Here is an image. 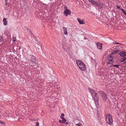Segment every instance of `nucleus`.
<instances>
[{"instance_id": "f257e3e1", "label": "nucleus", "mask_w": 126, "mask_h": 126, "mask_svg": "<svg viewBox=\"0 0 126 126\" xmlns=\"http://www.w3.org/2000/svg\"><path fill=\"white\" fill-rule=\"evenodd\" d=\"M88 90L91 94L93 98L95 103H98L99 100L98 96L97 93L92 88H89Z\"/></svg>"}, {"instance_id": "f03ea898", "label": "nucleus", "mask_w": 126, "mask_h": 126, "mask_svg": "<svg viewBox=\"0 0 126 126\" xmlns=\"http://www.w3.org/2000/svg\"><path fill=\"white\" fill-rule=\"evenodd\" d=\"M106 121L107 124L111 125L112 123V117L109 113H107L106 116Z\"/></svg>"}, {"instance_id": "7ed1b4c3", "label": "nucleus", "mask_w": 126, "mask_h": 126, "mask_svg": "<svg viewBox=\"0 0 126 126\" xmlns=\"http://www.w3.org/2000/svg\"><path fill=\"white\" fill-rule=\"evenodd\" d=\"M64 8L65 9L63 12V14L66 16H67L68 15H70L71 14V11L69 9H67L66 6H64Z\"/></svg>"}, {"instance_id": "20e7f679", "label": "nucleus", "mask_w": 126, "mask_h": 126, "mask_svg": "<svg viewBox=\"0 0 126 126\" xmlns=\"http://www.w3.org/2000/svg\"><path fill=\"white\" fill-rule=\"evenodd\" d=\"M112 59V56L111 55H110L108 56V61L107 62L108 64H111L113 62Z\"/></svg>"}, {"instance_id": "39448f33", "label": "nucleus", "mask_w": 126, "mask_h": 126, "mask_svg": "<svg viewBox=\"0 0 126 126\" xmlns=\"http://www.w3.org/2000/svg\"><path fill=\"white\" fill-rule=\"evenodd\" d=\"M81 67H79L80 70L82 71H84L86 69V66L84 63L80 66Z\"/></svg>"}, {"instance_id": "423d86ee", "label": "nucleus", "mask_w": 126, "mask_h": 126, "mask_svg": "<svg viewBox=\"0 0 126 126\" xmlns=\"http://www.w3.org/2000/svg\"><path fill=\"white\" fill-rule=\"evenodd\" d=\"M97 6L100 8H103L105 7V4L103 3H98L97 2V4H96V6Z\"/></svg>"}, {"instance_id": "0eeeda50", "label": "nucleus", "mask_w": 126, "mask_h": 126, "mask_svg": "<svg viewBox=\"0 0 126 126\" xmlns=\"http://www.w3.org/2000/svg\"><path fill=\"white\" fill-rule=\"evenodd\" d=\"M76 63L79 67V66L80 67H81L80 66L83 63L81 61L79 60H77L76 61Z\"/></svg>"}, {"instance_id": "6e6552de", "label": "nucleus", "mask_w": 126, "mask_h": 126, "mask_svg": "<svg viewBox=\"0 0 126 126\" xmlns=\"http://www.w3.org/2000/svg\"><path fill=\"white\" fill-rule=\"evenodd\" d=\"M89 2H91L94 5H96L97 2L94 0H87Z\"/></svg>"}, {"instance_id": "1a4fd4ad", "label": "nucleus", "mask_w": 126, "mask_h": 126, "mask_svg": "<svg viewBox=\"0 0 126 126\" xmlns=\"http://www.w3.org/2000/svg\"><path fill=\"white\" fill-rule=\"evenodd\" d=\"M36 60V57L33 56H32L31 59V62L34 63L35 62Z\"/></svg>"}, {"instance_id": "9d476101", "label": "nucleus", "mask_w": 126, "mask_h": 126, "mask_svg": "<svg viewBox=\"0 0 126 126\" xmlns=\"http://www.w3.org/2000/svg\"><path fill=\"white\" fill-rule=\"evenodd\" d=\"M102 96L104 101H106L107 99V97L106 96V94L105 93H104L102 95Z\"/></svg>"}, {"instance_id": "9b49d317", "label": "nucleus", "mask_w": 126, "mask_h": 126, "mask_svg": "<svg viewBox=\"0 0 126 126\" xmlns=\"http://www.w3.org/2000/svg\"><path fill=\"white\" fill-rule=\"evenodd\" d=\"M119 54L122 56L124 57L126 55V52L122 51Z\"/></svg>"}, {"instance_id": "f8f14e48", "label": "nucleus", "mask_w": 126, "mask_h": 126, "mask_svg": "<svg viewBox=\"0 0 126 126\" xmlns=\"http://www.w3.org/2000/svg\"><path fill=\"white\" fill-rule=\"evenodd\" d=\"M77 20L78 21L79 23V24H84V23H83V20L81 19L80 18H78Z\"/></svg>"}, {"instance_id": "ddd939ff", "label": "nucleus", "mask_w": 126, "mask_h": 126, "mask_svg": "<svg viewBox=\"0 0 126 126\" xmlns=\"http://www.w3.org/2000/svg\"><path fill=\"white\" fill-rule=\"evenodd\" d=\"M63 33L65 35L67 34V29L65 27H63Z\"/></svg>"}, {"instance_id": "4468645a", "label": "nucleus", "mask_w": 126, "mask_h": 126, "mask_svg": "<svg viewBox=\"0 0 126 126\" xmlns=\"http://www.w3.org/2000/svg\"><path fill=\"white\" fill-rule=\"evenodd\" d=\"M97 48L99 49H101L102 48V45L100 43H98L97 44Z\"/></svg>"}, {"instance_id": "2eb2a0df", "label": "nucleus", "mask_w": 126, "mask_h": 126, "mask_svg": "<svg viewBox=\"0 0 126 126\" xmlns=\"http://www.w3.org/2000/svg\"><path fill=\"white\" fill-rule=\"evenodd\" d=\"M6 19L5 18H3V22L4 25H6L7 24V22L6 21Z\"/></svg>"}, {"instance_id": "dca6fc26", "label": "nucleus", "mask_w": 126, "mask_h": 126, "mask_svg": "<svg viewBox=\"0 0 126 126\" xmlns=\"http://www.w3.org/2000/svg\"><path fill=\"white\" fill-rule=\"evenodd\" d=\"M118 52V51L117 50H114L111 52L112 54H114L115 53H117Z\"/></svg>"}, {"instance_id": "f3484780", "label": "nucleus", "mask_w": 126, "mask_h": 126, "mask_svg": "<svg viewBox=\"0 0 126 126\" xmlns=\"http://www.w3.org/2000/svg\"><path fill=\"white\" fill-rule=\"evenodd\" d=\"M98 93L99 94H101L102 95L104 93L102 91H99L98 92Z\"/></svg>"}, {"instance_id": "a211bd4d", "label": "nucleus", "mask_w": 126, "mask_h": 126, "mask_svg": "<svg viewBox=\"0 0 126 126\" xmlns=\"http://www.w3.org/2000/svg\"><path fill=\"white\" fill-rule=\"evenodd\" d=\"M62 119V122L63 123H64L66 122V119L64 118Z\"/></svg>"}, {"instance_id": "6ab92c4d", "label": "nucleus", "mask_w": 126, "mask_h": 126, "mask_svg": "<svg viewBox=\"0 0 126 126\" xmlns=\"http://www.w3.org/2000/svg\"><path fill=\"white\" fill-rule=\"evenodd\" d=\"M82 125V124L79 123L78 124H76L75 125L76 126H81Z\"/></svg>"}, {"instance_id": "aec40b11", "label": "nucleus", "mask_w": 126, "mask_h": 126, "mask_svg": "<svg viewBox=\"0 0 126 126\" xmlns=\"http://www.w3.org/2000/svg\"><path fill=\"white\" fill-rule=\"evenodd\" d=\"M64 116V114L63 113H62L61 114V115L60 116V118L62 119L64 118L63 116Z\"/></svg>"}, {"instance_id": "412c9836", "label": "nucleus", "mask_w": 126, "mask_h": 126, "mask_svg": "<svg viewBox=\"0 0 126 126\" xmlns=\"http://www.w3.org/2000/svg\"><path fill=\"white\" fill-rule=\"evenodd\" d=\"M113 44H121L120 43H119L116 42H113Z\"/></svg>"}, {"instance_id": "4be33fe9", "label": "nucleus", "mask_w": 126, "mask_h": 126, "mask_svg": "<svg viewBox=\"0 0 126 126\" xmlns=\"http://www.w3.org/2000/svg\"><path fill=\"white\" fill-rule=\"evenodd\" d=\"M112 66L114 67H116L117 68L118 67V66H120L119 65H113Z\"/></svg>"}, {"instance_id": "5701e85b", "label": "nucleus", "mask_w": 126, "mask_h": 126, "mask_svg": "<svg viewBox=\"0 0 126 126\" xmlns=\"http://www.w3.org/2000/svg\"><path fill=\"white\" fill-rule=\"evenodd\" d=\"M120 46H117L115 48H114V47H114V48H115V49H118V48H120Z\"/></svg>"}, {"instance_id": "b1692460", "label": "nucleus", "mask_w": 126, "mask_h": 126, "mask_svg": "<svg viewBox=\"0 0 126 126\" xmlns=\"http://www.w3.org/2000/svg\"><path fill=\"white\" fill-rule=\"evenodd\" d=\"M13 39L14 40V41H16V37H13Z\"/></svg>"}, {"instance_id": "393cba45", "label": "nucleus", "mask_w": 126, "mask_h": 126, "mask_svg": "<svg viewBox=\"0 0 126 126\" xmlns=\"http://www.w3.org/2000/svg\"><path fill=\"white\" fill-rule=\"evenodd\" d=\"M126 60V57H123L122 59V61H124Z\"/></svg>"}, {"instance_id": "a878e982", "label": "nucleus", "mask_w": 126, "mask_h": 126, "mask_svg": "<svg viewBox=\"0 0 126 126\" xmlns=\"http://www.w3.org/2000/svg\"><path fill=\"white\" fill-rule=\"evenodd\" d=\"M27 31L29 32V33L30 34H32V32L30 31V30H29V29H28L27 30Z\"/></svg>"}, {"instance_id": "bb28decb", "label": "nucleus", "mask_w": 126, "mask_h": 126, "mask_svg": "<svg viewBox=\"0 0 126 126\" xmlns=\"http://www.w3.org/2000/svg\"><path fill=\"white\" fill-rule=\"evenodd\" d=\"M2 40V38L1 36H0V42H1Z\"/></svg>"}, {"instance_id": "cd10ccee", "label": "nucleus", "mask_w": 126, "mask_h": 126, "mask_svg": "<svg viewBox=\"0 0 126 126\" xmlns=\"http://www.w3.org/2000/svg\"><path fill=\"white\" fill-rule=\"evenodd\" d=\"M116 8L118 9H121V8H120V7L118 6H116Z\"/></svg>"}, {"instance_id": "c85d7f7f", "label": "nucleus", "mask_w": 126, "mask_h": 126, "mask_svg": "<svg viewBox=\"0 0 126 126\" xmlns=\"http://www.w3.org/2000/svg\"><path fill=\"white\" fill-rule=\"evenodd\" d=\"M7 0H5V4L6 5L7 4Z\"/></svg>"}, {"instance_id": "c756f323", "label": "nucleus", "mask_w": 126, "mask_h": 126, "mask_svg": "<svg viewBox=\"0 0 126 126\" xmlns=\"http://www.w3.org/2000/svg\"><path fill=\"white\" fill-rule=\"evenodd\" d=\"M13 47H12V48H11L10 49V50H9V51L10 52H12V51H13Z\"/></svg>"}, {"instance_id": "7c9ffc66", "label": "nucleus", "mask_w": 126, "mask_h": 126, "mask_svg": "<svg viewBox=\"0 0 126 126\" xmlns=\"http://www.w3.org/2000/svg\"><path fill=\"white\" fill-rule=\"evenodd\" d=\"M39 123L38 122H37L36 126H39Z\"/></svg>"}, {"instance_id": "2f4dec72", "label": "nucleus", "mask_w": 126, "mask_h": 126, "mask_svg": "<svg viewBox=\"0 0 126 126\" xmlns=\"http://www.w3.org/2000/svg\"><path fill=\"white\" fill-rule=\"evenodd\" d=\"M0 123L1 124H4V123L3 122H2L0 120Z\"/></svg>"}, {"instance_id": "473e14b6", "label": "nucleus", "mask_w": 126, "mask_h": 126, "mask_svg": "<svg viewBox=\"0 0 126 126\" xmlns=\"http://www.w3.org/2000/svg\"><path fill=\"white\" fill-rule=\"evenodd\" d=\"M123 13L125 15H126V13L124 11V12H123Z\"/></svg>"}, {"instance_id": "72a5a7b5", "label": "nucleus", "mask_w": 126, "mask_h": 126, "mask_svg": "<svg viewBox=\"0 0 126 126\" xmlns=\"http://www.w3.org/2000/svg\"><path fill=\"white\" fill-rule=\"evenodd\" d=\"M120 10L122 11L123 12H124V11L123 9H120Z\"/></svg>"}, {"instance_id": "f704fd0d", "label": "nucleus", "mask_w": 126, "mask_h": 126, "mask_svg": "<svg viewBox=\"0 0 126 126\" xmlns=\"http://www.w3.org/2000/svg\"><path fill=\"white\" fill-rule=\"evenodd\" d=\"M66 124L67 125H68V122H66Z\"/></svg>"}, {"instance_id": "c9c22d12", "label": "nucleus", "mask_w": 126, "mask_h": 126, "mask_svg": "<svg viewBox=\"0 0 126 126\" xmlns=\"http://www.w3.org/2000/svg\"><path fill=\"white\" fill-rule=\"evenodd\" d=\"M124 64H126V61L124 62Z\"/></svg>"}, {"instance_id": "e433bc0d", "label": "nucleus", "mask_w": 126, "mask_h": 126, "mask_svg": "<svg viewBox=\"0 0 126 126\" xmlns=\"http://www.w3.org/2000/svg\"><path fill=\"white\" fill-rule=\"evenodd\" d=\"M61 121H62L61 120H60L59 121V122H61Z\"/></svg>"}]
</instances>
